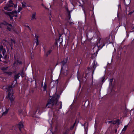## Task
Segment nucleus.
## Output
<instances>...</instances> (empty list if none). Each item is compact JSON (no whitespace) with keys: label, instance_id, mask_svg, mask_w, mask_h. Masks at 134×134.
Listing matches in <instances>:
<instances>
[{"label":"nucleus","instance_id":"nucleus-1","mask_svg":"<svg viewBox=\"0 0 134 134\" xmlns=\"http://www.w3.org/2000/svg\"><path fill=\"white\" fill-rule=\"evenodd\" d=\"M49 97H51V98H49L47 101V103L46 104V107H47L48 108H52L54 105L57 106V103L59 96L56 94V92L55 91L53 93L52 91H50Z\"/></svg>","mask_w":134,"mask_h":134},{"label":"nucleus","instance_id":"nucleus-2","mask_svg":"<svg viewBox=\"0 0 134 134\" xmlns=\"http://www.w3.org/2000/svg\"><path fill=\"white\" fill-rule=\"evenodd\" d=\"M2 51V54L4 56L3 57V58L4 59H6L7 56V55H5V53H6V50L5 48H3V46L1 45V46H0V53H1Z\"/></svg>","mask_w":134,"mask_h":134},{"label":"nucleus","instance_id":"nucleus-3","mask_svg":"<svg viewBox=\"0 0 134 134\" xmlns=\"http://www.w3.org/2000/svg\"><path fill=\"white\" fill-rule=\"evenodd\" d=\"M68 70L66 69H63V67L61 68V74L63 76H66L68 75Z\"/></svg>","mask_w":134,"mask_h":134},{"label":"nucleus","instance_id":"nucleus-4","mask_svg":"<svg viewBox=\"0 0 134 134\" xmlns=\"http://www.w3.org/2000/svg\"><path fill=\"white\" fill-rule=\"evenodd\" d=\"M15 87V85H13V84L12 83L11 86H8V87H7V89L8 90V92H11V90H12V96H13V94L14 93L13 92V90L12 89V88Z\"/></svg>","mask_w":134,"mask_h":134},{"label":"nucleus","instance_id":"nucleus-5","mask_svg":"<svg viewBox=\"0 0 134 134\" xmlns=\"http://www.w3.org/2000/svg\"><path fill=\"white\" fill-rule=\"evenodd\" d=\"M9 92L8 93V97L7 98H9L10 101L12 103L14 101V98L12 97V96L11 95V92Z\"/></svg>","mask_w":134,"mask_h":134},{"label":"nucleus","instance_id":"nucleus-6","mask_svg":"<svg viewBox=\"0 0 134 134\" xmlns=\"http://www.w3.org/2000/svg\"><path fill=\"white\" fill-rule=\"evenodd\" d=\"M20 73L19 72L18 74H15L14 76V81H16V82L17 83V80L18 79L20 76Z\"/></svg>","mask_w":134,"mask_h":134},{"label":"nucleus","instance_id":"nucleus-7","mask_svg":"<svg viewBox=\"0 0 134 134\" xmlns=\"http://www.w3.org/2000/svg\"><path fill=\"white\" fill-rule=\"evenodd\" d=\"M68 58H67L64 59L63 61H62L60 63L62 64L63 65H64L65 64L67 63V62Z\"/></svg>","mask_w":134,"mask_h":134},{"label":"nucleus","instance_id":"nucleus-8","mask_svg":"<svg viewBox=\"0 0 134 134\" xmlns=\"http://www.w3.org/2000/svg\"><path fill=\"white\" fill-rule=\"evenodd\" d=\"M131 0H124V3L126 5H129L130 3Z\"/></svg>","mask_w":134,"mask_h":134},{"label":"nucleus","instance_id":"nucleus-9","mask_svg":"<svg viewBox=\"0 0 134 134\" xmlns=\"http://www.w3.org/2000/svg\"><path fill=\"white\" fill-rule=\"evenodd\" d=\"M3 72L5 73V74L8 75L9 76H11L13 73L15 72V71H13L12 72H7L6 71H4Z\"/></svg>","mask_w":134,"mask_h":134},{"label":"nucleus","instance_id":"nucleus-10","mask_svg":"<svg viewBox=\"0 0 134 134\" xmlns=\"http://www.w3.org/2000/svg\"><path fill=\"white\" fill-rule=\"evenodd\" d=\"M67 14L68 15V19H70V11H69L68 8L66 10Z\"/></svg>","mask_w":134,"mask_h":134},{"label":"nucleus","instance_id":"nucleus-11","mask_svg":"<svg viewBox=\"0 0 134 134\" xmlns=\"http://www.w3.org/2000/svg\"><path fill=\"white\" fill-rule=\"evenodd\" d=\"M120 120L119 119H117L116 121H114L113 122V124L114 125L117 123L118 125L120 124Z\"/></svg>","mask_w":134,"mask_h":134},{"label":"nucleus","instance_id":"nucleus-12","mask_svg":"<svg viewBox=\"0 0 134 134\" xmlns=\"http://www.w3.org/2000/svg\"><path fill=\"white\" fill-rule=\"evenodd\" d=\"M77 47V44L76 43H75L74 44L73 43V44L72 46L71 47V48L73 50H74Z\"/></svg>","mask_w":134,"mask_h":134},{"label":"nucleus","instance_id":"nucleus-13","mask_svg":"<svg viewBox=\"0 0 134 134\" xmlns=\"http://www.w3.org/2000/svg\"><path fill=\"white\" fill-rule=\"evenodd\" d=\"M89 101L88 99H87L85 101L84 104V106L85 107H87L89 104Z\"/></svg>","mask_w":134,"mask_h":134},{"label":"nucleus","instance_id":"nucleus-14","mask_svg":"<svg viewBox=\"0 0 134 134\" xmlns=\"http://www.w3.org/2000/svg\"><path fill=\"white\" fill-rule=\"evenodd\" d=\"M76 62L77 63V64H80L81 62V60L80 59H77L75 60Z\"/></svg>","mask_w":134,"mask_h":134},{"label":"nucleus","instance_id":"nucleus-15","mask_svg":"<svg viewBox=\"0 0 134 134\" xmlns=\"http://www.w3.org/2000/svg\"><path fill=\"white\" fill-rule=\"evenodd\" d=\"M8 110H9V109H6L5 111V112H3V113L2 116L3 115H5L6 114H7L8 113Z\"/></svg>","mask_w":134,"mask_h":134},{"label":"nucleus","instance_id":"nucleus-16","mask_svg":"<svg viewBox=\"0 0 134 134\" xmlns=\"http://www.w3.org/2000/svg\"><path fill=\"white\" fill-rule=\"evenodd\" d=\"M35 15H36V13H34V14H33L32 15V16L31 18V20H32L34 19H36V18H35Z\"/></svg>","mask_w":134,"mask_h":134},{"label":"nucleus","instance_id":"nucleus-17","mask_svg":"<svg viewBox=\"0 0 134 134\" xmlns=\"http://www.w3.org/2000/svg\"><path fill=\"white\" fill-rule=\"evenodd\" d=\"M113 79H110V85H111V87H113V86H114V84H113L112 83V82H113Z\"/></svg>","mask_w":134,"mask_h":134},{"label":"nucleus","instance_id":"nucleus-18","mask_svg":"<svg viewBox=\"0 0 134 134\" xmlns=\"http://www.w3.org/2000/svg\"><path fill=\"white\" fill-rule=\"evenodd\" d=\"M1 24L3 25L6 26H8V23L5 21H3Z\"/></svg>","mask_w":134,"mask_h":134},{"label":"nucleus","instance_id":"nucleus-19","mask_svg":"<svg viewBox=\"0 0 134 134\" xmlns=\"http://www.w3.org/2000/svg\"><path fill=\"white\" fill-rule=\"evenodd\" d=\"M127 125H126V126H125L124 129H123V130H122V131H125L126 130V129L127 127Z\"/></svg>","mask_w":134,"mask_h":134},{"label":"nucleus","instance_id":"nucleus-20","mask_svg":"<svg viewBox=\"0 0 134 134\" xmlns=\"http://www.w3.org/2000/svg\"><path fill=\"white\" fill-rule=\"evenodd\" d=\"M52 51L51 50H49L47 53H46V55L47 56H48V55Z\"/></svg>","mask_w":134,"mask_h":134},{"label":"nucleus","instance_id":"nucleus-21","mask_svg":"<svg viewBox=\"0 0 134 134\" xmlns=\"http://www.w3.org/2000/svg\"><path fill=\"white\" fill-rule=\"evenodd\" d=\"M24 4L23 2H22V7H23V8H24L26 7V6L25 5V4H26V3L24 2Z\"/></svg>","mask_w":134,"mask_h":134},{"label":"nucleus","instance_id":"nucleus-22","mask_svg":"<svg viewBox=\"0 0 134 134\" xmlns=\"http://www.w3.org/2000/svg\"><path fill=\"white\" fill-rule=\"evenodd\" d=\"M47 87V85L46 84H44V86L43 87V88L44 89V91H45L46 90Z\"/></svg>","mask_w":134,"mask_h":134},{"label":"nucleus","instance_id":"nucleus-23","mask_svg":"<svg viewBox=\"0 0 134 134\" xmlns=\"http://www.w3.org/2000/svg\"><path fill=\"white\" fill-rule=\"evenodd\" d=\"M105 79V77L104 76H103L102 77V84L103 83V82H104Z\"/></svg>","mask_w":134,"mask_h":134},{"label":"nucleus","instance_id":"nucleus-24","mask_svg":"<svg viewBox=\"0 0 134 134\" xmlns=\"http://www.w3.org/2000/svg\"><path fill=\"white\" fill-rule=\"evenodd\" d=\"M23 72V70H22V71H21V73H20V75H21L22 77H23V76L24 74Z\"/></svg>","mask_w":134,"mask_h":134},{"label":"nucleus","instance_id":"nucleus-25","mask_svg":"<svg viewBox=\"0 0 134 134\" xmlns=\"http://www.w3.org/2000/svg\"><path fill=\"white\" fill-rule=\"evenodd\" d=\"M95 63H94V65H93V71L92 72V73H93V72H94V71L95 69L96 68V67H95Z\"/></svg>","mask_w":134,"mask_h":134},{"label":"nucleus","instance_id":"nucleus-26","mask_svg":"<svg viewBox=\"0 0 134 134\" xmlns=\"http://www.w3.org/2000/svg\"><path fill=\"white\" fill-rule=\"evenodd\" d=\"M8 67H6V68L3 67L2 69V70L3 71L5 70H6L8 69Z\"/></svg>","mask_w":134,"mask_h":134},{"label":"nucleus","instance_id":"nucleus-27","mask_svg":"<svg viewBox=\"0 0 134 134\" xmlns=\"http://www.w3.org/2000/svg\"><path fill=\"white\" fill-rule=\"evenodd\" d=\"M9 8L7 6H6L4 8V9L7 10H8V9H9Z\"/></svg>","mask_w":134,"mask_h":134},{"label":"nucleus","instance_id":"nucleus-28","mask_svg":"<svg viewBox=\"0 0 134 134\" xmlns=\"http://www.w3.org/2000/svg\"><path fill=\"white\" fill-rule=\"evenodd\" d=\"M22 9V8L21 7L19 8L18 9V12H19Z\"/></svg>","mask_w":134,"mask_h":134},{"label":"nucleus","instance_id":"nucleus-29","mask_svg":"<svg viewBox=\"0 0 134 134\" xmlns=\"http://www.w3.org/2000/svg\"><path fill=\"white\" fill-rule=\"evenodd\" d=\"M19 126L20 127L22 128L23 127V125L21 123L19 124Z\"/></svg>","mask_w":134,"mask_h":134},{"label":"nucleus","instance_id":"nucleus-30","mask_svg":"<svg viewBox=\"0 0 134 134\" xmlns=\"http://www.w3.org/2000/svg\"><path fill=\"white\" fill-rule=\"evenodd\" d=\"M17 63H18L19 64H22V62L21 61H19V60H18L17 61Z\"/></svg>","mask_w":134,"mask_h":134},{"label":"nucleus","instance_id":"nucleus-31","mask_svg":"<svg viewBox=\"0 0 134 134\" xmlns=\"http://www.w3.org/2000/svg\"><path fill=\"white\" fill-rule=\"evenodd\" d=\"M23 110L21 109H20L18 110V112L19 113V114H21Z\"/></svg>","mask_w":134,"mask_h":134},{"label":"nucleus","instance_id":"nucleus-32","mask_svg":"<svg viewBox=\"0 0 134 134\" xmlns=\"http://www.w3.org/2000/svg\"><path fill=\"white\" fill-rule=\"evenodd\" d=\"M9 26L11 27H13V26L12 25L8 23V26Z\"/></svg>","mask_w":134,"mask_h":134},{"label":"nucleus","instance_id":"nucleus-33","mask_svg":"<svg viewBox=\"0 0 134 134\" xmlns=\"http://www.w3.org/2000/svg\"><path fill=\"white\" fill-rule=\"evenodd\" d=\"M7 29L9 31H11V28L9 27V26H7Z\"/></svg>","mask_w":134,"mask_h":134},{"label":"nucleus","instance_id":"nucleus-34","mask_svg":"<svg viewBox=\"0 0 134 134\" xmlns=\"http://www.w3.org/2000/svg\"><path fill=\"white\" fill-rule=\"evenodd\" d=\"M4 13L5 14H7V15H8V16L9 15V14H10V12H4Z\"/></svg>","mask_w":134,"mask_h":134},{"label":"nucleus","instance_id":"nucleus-35","mask_svg":"<svg viewBox=\"0 0 134 134\" xmlns=\"http://www.w3.org/2000/svg\"><path fill=\"white\" fill-rule=\"evenodd\" d=\"M35 37H36V41H38V36H37L36 35H35Z\"/></svg>","mask_w":134,"mask_h":134},{"label":"nucleus","instance_id":"nucleus-36","mask_svg":"<svg viewBox=\"0 0 134 134\" xmlns=\"http://www.w3.org/2000/svg\"><path fill=\"white\" fill-rule=\"evenodd\" d=\"M9 3L10 4L14 5V4L13 3V1L12 0H10L9 1Z\"/></svg>","mask_w":134,"mask_h":134},{"label":"nucleus","instance_id":"nucleus-37","mask_svg":"<svg viewBox=\"0 0 134 134\" xmlns=\"http://www.w3.org/2000/svg\"><path fill=\"white\" fill-rule=\"evenodd\" d=\"M7 6H8V7L9 8L10 7H13V5H12L10 4H9Z\"/></svg>","mask_w":134,"mask_h":134},{"label":"nucleus","instance_id":"nucleus-38","mask_svg":"<svg viewBox=\"0 0 134 134\" xmlns=\"http://www.w3.org/2000/svg\"><path fill=\"white\" fill-rule=\"evenodd\" d=\"M74 126H74V125H73L72 126H71L70 127V130H72L73 129V128H74Z\"/></svg>","mask_w":134,"mask_h":134},{"label":"nucleus","instance_id":"nucleus-39","mask_svg":"<svg viewBox=\"0 0 134 134\" xmlns=\"http://www.w3.org/2000/svg\"><path fill=\"white\" fill-rule=\"evenodd\" d=\"M134 12V11H133V12H130L129 13V14H128V15H131L133 13V12Z\"/></svg>","mask_w":134,"mask_h":134},{"label":"nucleus","instance_id":"nucleus-40","mask_svg":"<svg viewBox=\"0 0 134 134\" xmlns=\"http://www.w3.org/2000/svg\"><path fill=\"white\" fill-rule=\"evenodd\" d=\"M10 12V14H12V15H13V14H14V12L13 11L12 12Z\"/></svg>","mask_w":134,"mask_h":134},{"label":"nucleus","instance_id":"nucleus-41","mask_svg":"<svg viewBox=\"0 0 134 134\" xmlns=\"http://www.w3.org/2000/svg\"><path fill=\"white\" fill-rule=\"evenodd\" d=\"M14 11V13H15L16 14H17V12L16 10H15L14 11Z\"/></svg>","mask_w":134,"mask_h":134},{"label":"nucleus","instance_id":"nucleus-42","mask_svg":"<svg viewBox=\"0 0 134 134\" xmlns=\"http://www.w3.org/2000/svg\"><path fill=\"white\" fill-rule=\"evenodd\" d=\"M26 27L28 28L29 29V30L31 31V29L30 28L29 26H26Z\"/></svg>","mask_w":134,"mask_h":134},{"label":"nucleus","instance_id":"nucleus-43","mask_svg":"<svg viewBox=\"0 0 134 134\" xmlns=\"http://www.w3.org/2000/svg\"><path fill=\"white\" fill-rule=\"evenodd\" d=\"M38 41H37L36 42V45H38Z\"/></svg>","mask_w":134,"mask_h":134},{"label":"nucleus","instance_id":"nucleus-44","mask_svg":"<svg viewBox=\"0 0 134 134\" xmlns=\"http://www.w3.org/2000/svg\"><path fill=\"white\" fill-rule=\"evenodd\" d=\"M55 44L56 45L57 44V40L56 41H55Z\"/></svg>","mask_w":134,"mask_h":134},{"label":"nucleus","instance_id":"nucleus-45","mask_svg":"<svg viewBox=\"0 0 134 134\" xmlns=\"http://www.w3.org/2000/svg\"><path fill=\"white\" fill-rule=\"evenodd\" d=\"M13 16H12L10 17V19L11 20L13 19Z\"/></svg>","mask_w":134,"mask_h":134},{"label":"nucleus","instance_id":"nucleus-46","mask_svg":"<svg viewBox=\"0 0 134 134\" xmlns=\"http://www.w3.org/2000/svg\"><path fill=\"white\" fill-rule=\"evenodd\" d=\"M69 24H70V25H71L72 24H74V23H73L72 22H70L69 23Z\"/></svg>","mask_w":134,"mask_h":134},{"label":"nucleus","instance_id":"nucleus-47","mask_svg":"<svg viewBox=\"0 0 134 134\" xmlns=\"http://www.w3.org/2000/svg\"><path fill=\"white\" fill-rule=\"evenodd\" d=\"M86 35L87 37V39H88V40H89L90 39V38H88V36L87 34H86Z\"/></svg>","mask_w":134,"mask_h":134},{"label":"nucleus","instance_id":"nucleus-48","mask_svg":"<svg viewBox=\"0 0 134 134\" xmlns=\"http://www.w3.org/2000/svg\"><path fill=\"white\" fill-rule=\"evenodd\" d=\"M14 7L15 8H16L17 7V4H15V5L14 4Z\"/></svg>","mask_w":134,"mask_h":134},{"label":"nucleus","instance_id":"nucleus-49","mask_svg":"<svg viewBox=\"0 0 134 134\" xmlns=\"http://www.w3.org/2000/svg\"><path fill=\"white\" fill-rule=\"evenodd\" d=\"M56 82L55 81H52V82L51 83V84L52 83H54V82Z\"/></svg>","mask_w":134,"mask_h":134},{"label":"nucleus","instance_id":"nucleus-50","mask_svg":"<svg viewBox=\"0 0 134 134\" xmlns=\"http://www.w3.org/2000/svg\"><path fill=\"white\" fill-rule=\"evenodd\" d=\"M89 70H91V68H90L89 67H88V68H87Z\"/></svg>","mask_w":134,"mask_h":134},{"label":"nucleus","instance_id":"nucleus-51","mask_svg":"<svg viewBox=\"0 0 134 134\" xmlns=\"http://www.w3.org/2000/svg\"><path fill=\"white\" fill-rule=\"evenodd\" d=\"M13 31L14 32L17 33L16 32V31L14 29H13Z\"/></svg>","mask_w":134,"mask_h":134},{"label":"nucleus","instance_id":"nucleus-52","mask_svg":"<svg viewBox=\"0 0 134 134\" xmlns=\"http://www.w3.org/2000/svg\"><path fill=\"white\" fill-rule=\"evenodd\" d=\"M108 123H111V122H112V121H108Z\"/></svg>","mask_w":134,"mask_h":134},{"label":"nucleus","instance_id":"nucleus-53","mask_svg":"<svg viewBox=\"0 0 134 134\" xmlns=\"http://www.w3.org/2000/svg\"><path fill=\"white\" fill-rule=\"evenodd\" d=\"M67 131H66V132L64 133V134H67L68 133H67Z\"/></svg>","mask_w":134,"mask_h":134},{"label":"nucleus","instance_id":"nucleus-54","mask_svg":"<svg viewBox=\"0 0 134 134\" xmlns=\"http://www.w3.org/2000/svg\"><path fill=\"white\" fill-rule=\"evenodd\" d=\"M12 9H8V11H11V10H12Z\"/></svg>","mask_w":134,"mask_h":134},{"label":"nucleus","instance_id":"nucleus-55","mask_svg":"<svg viewBox=\"0 0 134 134\" xmlns=\"http://www.w3.org/2000/svg\"><path fill=\"white\" fill-rule=\"evenodd\" d=\"M14 16L16 17H17L18 16L17 14H16V15H14Z\"/></svg>","mask_w":134,"mask_h":134},{"label":"nucleus","instance_id":"nucleus-56","mask_svg":"<svg viewBox=\"0 0 134 134\" xmlns=\"http://www.w3.org/2000/svg\"><path fill=\"white\" fill-rule=\"evenodd\" d=\"M13 42V43H14V44H15V42L14 40Z\"/></svg>","mask_w":134,"mask_h":134},{"label":"nucleus","instance_id":"nucleus-57","mask_svg":"<svg viewBox=\"0 0 134 134\" xmlns=\"http://www.w3.org/2000/svg\"><path fill=\"white\" fill-rule=\"evenodd\" d=\"M3 63H7V62L6 61H3Z\"/></svg>","mask_w":134,"mask_h":134},{"label":"nucleus","instance_id":"nucleus-58","mask_svg":"<svg viewBox=\"0 0 134 134\" xmlns=\"http://www.w3.org/2000/svg\"><path fill=\"white\" fill-rule=\"evenodd\" d=\"M10 14H9V16L10 17L12 16V15H10Z\"/></svg>","mask_w":134,"mask_h":134},{"label":"nucleus","instance_id":"nucleus-59","mask_svg":"<svg viewBox=\"0 0 134 134\" xmlns=\"http://www.w3.org/2000/svg\"><path fill=\"white\" fill-rule=\"evenodd\" d=\"M10 14H9V16L10 17L12 16V15H10Z\"/></svg>","mask_w":134,"mask_h":134},{"label":"nucleus","instance_id":"nucleus-60","mask_svg":"<svg viewBox=\"0 0 134 134\" xmlns=\"http://www.w3.org/2000/svg\"><path fill=\"white\" fill-rule=\"evenodd\" d=\"M62 108V104H61L60 105V108H59V109H61Z\"/></svg>","mask_w":134,"mask_h":134},{"label":"nucleus","instance_id":"nucleus-61","mask_svg":"<svg viewBox=\"0 0 134 134\" xmlns=\"http://www.w3.org/2000/svg\"><path fill=\"white\" fill-rule=\"evenodd\" d=\"M10 45L11 47V46H12H12L13 44H12V43L11 44H10Z\"/></svg>","mask_w":134,"mask_h":134},{"label":"nucleus","instance_id":"nucleus-62","mask_svg":"<svg viewBox=\"0 0 134 134\" xmlns=\"http://www.w3.org/2000/svg\"><path fill=\"white\" fill-rule=\"evenodd\" d=\"M76 122H75L74 123V124L73 125H74V126H75V124H76Z\"/></svg>","mask_w":134,"mask_h":134},{"label":"nucleus","instance_id":"nucleus-63","mask_svg":"<svg viewBox=\"0 0 134 134\" xmlns=\"http://www.w3.org/2000/svg\"><path fill=\"white\" fill-rule=\"evenodd\" d=\"M31 91L32 92V93H33L34 92V91L33 90H31Z\"/></svg>","mask_w":134,"mask_h":134},{"label":"nucleus","instance_id":"nucleus-64","mask_svg":"<svg viewBox=\"0 0 134 134\" xmlns=\"http://www.w3.org/2000/svg\"><path fill=\"white\" fill-rule=\"evenodd\" d=\"M14 40H13L12 39H11V41H13Z\"/></svg>","mask_w":134,"mask_h":134}]
</instances>
